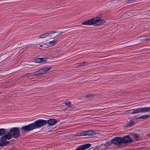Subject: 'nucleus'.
Returning a JSON list of instances; mask_svg holds the SVG:
<instances>
[{"instance_id":"obj_34","label":"nucleus","mask_w":150,"mask_h":150,"mask_svg":"<svg viewBox=\"0 0 150 150\" xmlns=\"http://www.w3.org/2000/svg\"><path fill=\"white\" fill-rule=\"evenodd\" d=\"M55 38V37H54L53 38Z\"/></svg>"},{"instance_id":"obj_21","label":"nucleus","mask_w":150,"mask_h":150,"mask_svg":"<svg viewBox=\"0 0 150 150\" xmlns=\"http://www.w3.org/2000/svg\"><path fill=\"white\" fill-rule=\"evenodd\" d=\"M150 115L149 114L146 115H143L141 116V119H145L149 117Z\"/></svg>"},{"instance_id":"obj_7","label":"nucleus","mask_w":150,"mask_h":150,"mask_svg":"<svg viewBox=\"0 0 150 150\" xmlns=\"http://www.w3.org/2000/svg\"><path fill=\"white\" fill-rule=\"evenodd\" d=\"M122 144H124L131 143L133 142V139L128 135L124 136L122 137Z\"/></svg>"},{"instance_id":"obj_3","label":"nucleus","mask_w":150,"mask_h":150,"mask_svg":"<svg viewBox=\"0 0 150 150\" xmlns=\"http://www.w3.org/2000/svg\"><path fill=\"white\" fill-rule=\"evenodd\" d=\"M105 21L103 19H100L98 17L93 18L86 20L81 23V24L86 25H97L105 22Z\"/></svg>"},{"instance_id":"obj_17","label":"nucleus","mask_w":150,"mask_h":150,"mask_svg":"<svg viewBox=\"0 0 150 150\" xmlns=\"http://www.w3.org/2000/svg\"><path fill=\"white\" fill-rule=\"evenodd\" d=\"M76 135H77L78 136H86V135H87V131L81 132L78 133L77 134H76Z\"/></svg>"},{"instance_id":"obj_25","label":"nucleus","mask_w":150,"mask_h":150,"mask_svg":"<svg viewBox=\"0 0 150 150\" xmlns=\"http://www.w3.org/2000/svg\"><path fill=\"white\" fill-rule=\"evenodd\" d=\"M113 142H112V139L111 140V141H107L106 142V144H108L109 145H111V144H113Z\"/></svg>"},{"instance_id":"obj_13","label":"nucleus","mask_w":150,"mask_h":150,"mask_svg":"<svg viewBox=\"0 0 150 150\" xmlns=\"http://www.w3.org/2000/svg\"><path fill=\"white\" fill-rule=\"evenodd\" d=\"M35 76L34 73H28L22 76V77L23 79H29L30 78H32L33 77Z\"/></svg>"},{"instance_id":"obj_20","label":"nucleus","mask_w":150,"mask_h":150,"mask_svg":"<svg viewBox=\"0 0 150 150\" xmlns=\"http://www.w3.org/2000/svg\"><path fill=\"white\" fill-rule=\"evenodd\" d=\"M6 132L5 130L4 129H0V136L5 134Z\"/></svg>"},{"instance_id":"obj_24","label":"nucleus","mask_w":150,"mask_h":150,"mask_svg":"<svg viewBox=\"0 0 150 150\" xmlns=\"http://www.w3.org/2000/svg\"><path fill=\"white\" fill-rule=\"evenodd\" d=\"M65 103L67 106H70L71 105V103L68 100L66 101Z\"/></svg>"},{"instance_id":"obj_9","label":"nucleus","mask_w":150,"mask_h":150,"mask_svg":"<svg viewBox=\"0 0 150 150\" xmlns=\"http://www.w3.org/2000/svg\"><path fill=\"white\" fill-rule=\"evenodd\" d=\"M12 135L9 131V132L6 133L2 137V139H4L5 140H6V139L8 140L11 139L12 138Z\"/></svg>"},{"instance_id":"obj_10","label":"nucleus","mask_w":150,"mask_h":150,"mask_svg":"<svg viewBox=\"0 0 150 150\" xmlns=\"http://www.w3.org/2000/svg\"><path fill=\"white\" fill-rule=\"evenodd\" d=\"M47 121L49 126L54 125L56 124L57 122V120L55 119H50Z\"/></svg>"},{"instance_id":"obj_29","label":"nucleus","mask_w":150,"mask_h":150,"mask_svg":"<svg viewBox=\"0 0 150 150\" xmlns=\"http://www.w3.org/2000/svg\"><path fill=\"white\" fill-rule=\"evenodd\" d=\"M149 39H150L149 38H145V39H143V41H147V40H149Z\"/></svg>"},{"instance_id":"obj_5","label":"nucleus","mask_w":150,"mask_h":150,"mask_svg":"<svg viewBox=\"0 0 150 150\" xmlns=\"http://www.w3.org/2000/svg\"><path fill=\"white\" fill-rule=\"evenodd\" d=\"M149 111H150V107H144L134 110L133 112H132V113L135 114L139 113Z\"/></svg>"},{"instance_id":"obj_33","label":"nucleus","mask_w":150,"mask_h":150,"mask_svg":"<svg viewBox=\"0 0 150 150\" xmlns=\"http://www.w3.org/2000/svg\"><path fill=\"white\" fill-rule=\"evenodd\" d=\"M149 137H150V134L148 135Z\"/></svg>"},{"instance_id":"obj_18","label":"nucleus","mask_w":150,"mask_h":150,"mask_svg":"<svg viewBox=\"0 0 150 150\" xmlns=\"http://www.w3.org/2000/svg\"><path fill=\"white\" fill-rule=\"evenodd\" d=\"M56 31L54 32H48L46 33H47V37H52V33H56Z\"/></svg>"},{"instance_id":"obj_32","label":"nucleus","mask_w":150,"mask_h":150,"mask_svg":"<svg viewBox=\"0 0 150 150\" xmlns=\"http://www.w3.org/2000/svg\"><path fill=\"white\" fill-rule=\"evenodd\" d=\"M43 44H42V45H40V47H43Z\"/></svg>"},{"instance_id":"obj_6","label":"nucleus","mask_w":150,"mask_h":150,"mask_svg":"<svg viewBox=\"0 0 150 150\" xmlns=\"http://www.w3.org/2000/svg\"><path fill=\"white\" fill-rule=\"evenodd\" d=\"M122 137H114L112 139V142H113V144L118 146H120L122 144Z\"/></svg>"},{"instance_id":"obj_12","label":"nucleus","mask_w":150,"mask_h":150,"mask_svg":"<svg viewBox=\"0 0 150 150\" xmlns=\"http://www.w3.org/2000/svg\"><path fill=\"white\" fill-rule=\"evenodd\" d=\"M45 73L43 67L34 72L35 76H39L40 75L43 74Z\"/></svg>"},{"instance_id":"obj_4","label":"nucleus","mask_w":150,"mask_h":150,"mask_svg":"<svg viewBox=\"0 0 150 150\" xmlns=\"http://www.w3.org/2000/svg\"><path fill=\"white\" fill-rule=\"evenodd\" d=\"M10 131L13 137L17 138L20 135V130L17 127L11 128L10 129Z\"/></svg>"},{"instance_id":"obj_11","label":"nucleus","mask_w":150,"mask_h":150,"mask_svg":"<svg viewBox=\"0 0 150 150\" xmlns=\"http://www.w3.org/2000/svg\"><path fill=\"white\" fill-rule=\"evenodd\" d=\"M2 137L0 139V146H4L10 143L9 141H6L2 139Z\"/></svg>"},{"instance_id":"obj_26","label":"nucleus","mask_w":150,"mask_h":150,"mask_svg":"<svg viewBox=\"0 0 150 150\" xmlns=\"http://www.w3.org/2000/svg\"><path fill=\"white\" fill-rule=\"evenodd\" d=\"M47 33H44V34L41 35L40 37V38H45V37H47Z\"/></svg>"},{"instance_id":"obj_16","label":"nucleus","mask_w":150,"mask_h":150,"mask_svg":"<svg viewBox=\"0 0 150 150\" xmlns=\"http://www.w3.org/2000/svg\"><path fill=\"white\" fill-rule=\"evenodd\" d=\"M97 133L93 130H89L87 131V135L91 136L95 135Z\"/></svg>"},{"instance_id":"obj_30","label":"nucleus","mask_w":150,"mask_h":150,"mask_svg":"<svg viewBox=\"0 0 150 150\" xmlns=\"http://www.w3.org/2000/svg\"><path fill=\"white\" fill-rule=\"evenodd\" d=\"M59 33L58 34V35L56 36H58L59 35H60L61 34V33H64V32H61V31H59V32H58Z\"/></svg>"},{"instance_id":"obj_22","label":"nucleus","mask_w":150,"mask_h":150,"mask_svg":"<svg viewBox=\"0 0 150 150\" xmlns=\"http://www.w3.org/2000/svg\"><path fill=\"white\" fill-rule=\"evenodd\" d=\"M88 64V63L86 62H83L81 63H79L78 64V66H85V65Z\"/></svg>"},{"instance_id":"obj_31","label":"nucleus","mask_w":150,"mask_h":150,"mask_svg":"<svg viewBox=\"0 0 150 150\" xmlns=\"http://www.w3.org/2000/svg\"><path fill=\"white\" fill-rule=\"evenodd\" d=\"M137 119H141V116H140L137 118Z\"/></svg>"},{"instance_id":"obj_19","label":"nucleus","mask_w":150,"mask_h":150,"mask_svg":"<svg viewBox=\"0 0 150 150\" xmlns=\"http://www.w3.org/2000/svg\"><path fill=\"white\" fill-rule=\"evenodd\" d=\"M43 68L44 69L45 73H46L48 71H49V70H50L51 69L52 67H43Z\"/></svg>"},{"instance_id":"obj_27","label":"nucleus","mask_w":150,"mask_h":150,"mask_svg":"<svg viewBox=\"0 0 150 150\" xmlns=\"http://www.w3.org/2000/svg\"><path fill=\"white\" fill-rule=\"evenodd\" d=\"M134 137L135 138L136 140H138L139 136L137 134H135L134 135Z\"/></svg>"},{"instance_id":"obj_8","label":"nucleus","mask_w":150,"mask_h":150,"mask_svg":"<svg viewBox=\"0 0 150 150\" xmlns=\"http://www.w3.org/2000/svg\"><path fill=\"white\" fill-rule=\"evenodd\" d=\"M91 144H87L81 145L79 147L75 150H84L91 146Z\"/></svg>"},{"instance_id":"obj_15","label":"nucleus","mask_w":150,"mask_h":150,"mask_svg":"<svg viewBox=\"0 0 150 150\" xmlns=\"http://www.w3.org/2000/svg\"><path fill=\"white\" fill-rule=\"evenodd\" d=\"M135 122L133 120H130V121L127 122L126 124L127 127H131L135 125Z\"/></svg>"},{"instance_id":"obj_28","label":"nucleus","mask_w":150,"mask_h":150,"mask_svg":"<svg viewBox=\"0 0 150 150\" xmlns=\"http://www.w3.org/2000/svg\"><path fill=\"white\" fill-rule=\"evenodd\" d=\"M48 47V46L45 44H43V48H47Z\"/></svg>"},{"instance_id":"obj_1","label":"nucleus","mask_w":150,"mask_h":150,"mask_svg":"<svg viewBox=\"0 0 150 150\" xmlns=\"http://www.w3.org/2000/svg\"><path fill=\"white\" fill-rule=\"evenodd\" d=\"M47 123L46 120H38L36 121L34 123L22 127L20 129L22 133L25 134L35 129L40 128L45 125Z\"/></svg>"},{"instance_id":"obj_2","label":"nucleus","mask_w":150,"mask_h":150,"mask_svg":"<svg viewBox=\"0 0 150 150\" xmlns=\"http://www.w3.org/2000/svg\"><path fill=\"white\" fill-rule=\"evenodd\" d=\"M47 123L46 120H38L36 121L34 123L22 127L20 129L22 133L25 134L35 129L40 128L45 125Z\"/></svg>"},{"instance_id":"obj_14","label":"nucleus","mask_w":150,"mask_h":150,"mask_svg":"<svg viewBox=\"0 0 150 150\" xmlns=\"http://www.w3.org/2000/svg\"><path fill=\"white\" fill-rule=\"evenodd\" d=\"M35 62L37 63H45L46 62L47 59L45 58H38L35 59Z\"/></svg>"},{"instance_id":"obj_23","label":"nucleus","mask_w":150,"mask_h":150,"mask_svg":"<svg viewBox=\"0 0 150 150\" xmlns=\"http://www.w3.org/2000/svg\"><path fill=\"white\" fill-rule=\"evenodd\" d=\"M57 41L56 40H53L49 42L48 43L50 45H54L56 44Z\"/></svg>"}]
</instances>
